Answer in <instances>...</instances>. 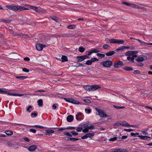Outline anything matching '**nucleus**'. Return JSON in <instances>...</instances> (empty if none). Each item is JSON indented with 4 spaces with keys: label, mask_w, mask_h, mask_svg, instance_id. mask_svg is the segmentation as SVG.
Wrapping results in <instances>:
<instances>
[{
    "label": "nucleus",
    "mask_w": 152,
    "mask_h": 152,
    "mask_svg": "<svg viewBox=\"0 0 152 152\" xmlns=\"http://www.w3.org/2000/svg\"><path fill=\"white\" fill-rule=\"evenodd\" d=\"M5 133L8 135H11L13 134V132L10 130H7L5 132Z\"/></svg>",
    "instance_id": "b1692460"
},
{
    "label": "nucleus",
    "mask_w": 152,
    "mask_h": 152,
    "mask_svg": "<svg viewBox=\"0 0 152 152\" xmlns=\"http://www.w3.org/2000/svg\"><path fill=\"white\" fill-rule=\"evenodd\" d=\"M33 110L32 109V106L31 105L29 106L28 107H27V111L29 113L31 112Z\"/></svg>",
    "instance_id": "2f4dec72"
},
{
    "label": "nucleus",
    "mask_w": 152,
    "mask_h": 152,
    "mask_svg": "<svg viewBox=\"0 0 152 152\" xmlns=\"http://www.w3.org/2000/svg\"><path fill=\"white\" fill-rule=\"evenodd\" d=\"M64 99L67 102H69L72 103L73 99L65 98H64Z\"/></svg>",
    "instance_id": "c756f323"
},
{
    "label": "nucleus",
    "mask_w": 152,
    "mask_h": 152,
    "mask_svg": "<svg viewBox=\"0 0 152 152\" xmlns=\"http://www.w3.org/2000/svg\"><path fill=\"white\" fill-rule=\"evenodd\" d=\"M75 26L74 25H70L68 26L67 28L69 29H74L75 28Z\"/></svg>",
    "instance_id": "a18cd8bd"
},
{
    "label": "nucleus",
    "mask_w": 152,
    "mask_h": 152,
    "mask_svg": "<svg viewBox=\"0 0 152 152\" xmlns=\"http://www.w3.org/2000/svg\"><path fill=\"white\" fill-rule=\"evenodd\" d=\"M92 63L90 60H87L85 64L88 65H91L92 64Z\"/></svg>",
    "instance_id": "c03bdc74"
},
{
    "label": "nucleus",
    "mask_w": 152,
    "mask_h": 152,
    "mask_svg": "<svg viewBox=\"0 0 152 152\" xmlns=\"http://www.w3.org/2000/svg\"><path fill=\"white\" fill-rule=\"evenodd\" d=\"M114 126H121V123H116L114 124Z\"/></svg>",
    "instance_id": "0e129e2a"
},
{
    "label": "nucleus",
    "mask_w": 152,
    "mask_h": 152,
    "mask_svg": "<svg viewBox=\"0 0 152 152\" xmlns=\"http://www.w3.org/2000/svg\"><path fill=\"white\" fill-rule=\"evenodd\" d=\"M7 93V91L5 88H0V93L5 94Z\"/></svg>",
    "instance_id": "c85d7f7f"
},
{
    "label": "nucleus",
    "mask_w": 152,
    "mask_h": 152,
    "mask_svg": "<svg viewBox=\"0 0 152 152\" xmlns=\"http://www.w3.org/2000/svg\"><path fill=\"white\" fill-rule=\"evenodd\" d=\"M37 115V113H31V117L32 118H34L36 117Z\"/></svg>",
    "instance_id": "ea45409f"
},
{
    "label": "nucleus",
    "mask_w": 152,
    "mask_h": 152,
    "mask_svg": "<svg viewBox=\"0 0 152 152\" xmlns=\"http://www.w3.org/2000/svg\"><path fill=\"white\" fill-rule=\"evenodd\" d=\"M122 3L123 4H125L126 5L132 7H136L137 5H134V4H130L127 2H122Z\"/></svg>",
    "instance_id": "f3484780"
},
{
    "label": "nucleus",
    "mask_w": 152,
    "mask_h": 152,
    "mask_svg": "<svg viewBox=\"0 0 152 152\" xmlns=\"http://www.w3.org/2000/svg\"><path fill=\"white\" fill-rule=\"evenodd\" d=\"M83 86L86 90L89 91H93L100 88V87L98 85H85Z\"/></svg>",
    "instance_id": "f03ea898"
},
{
    "label": "nucleus",
    "mask_w": 152,
    "mask_h": 152,
    "mask_svg": "<svg viewBox=\"0 0 152 152\" xmlns=\"http://www.w3.org/2000/svg\"><path fill=\"white\" fill-rule=\"evenodd\" d=\"M72 103L76 104H80V102L73 99Z\"/></svg>",
    "instance_id": "c9c22d12"
},
{
    "label": "nucleus",
    "mask_w": 152,
    "mask_h": 152,
    "mask_svg": "<svg viewBox=\"0 0 152 152\" xmlns=\"http://www.w3.org/2000/svg\"><path fill=\"white\" fill-rule=\"evenodd\" d=\"M84 66L83 64H80V63H79V64H77L76 65L74 66H75V67H77L80 66Z\"/></svg>",
    "instance_id": "e2e57ef3"
},
{
    "label": "nucleus",
    "mask_w": 152,
    "mask_h": 152,
    "mask_svg": "<svg viewBox=\"0 0 152 152\" xmlns=\"http://www.w3.org/2000/svg\"><path fill=\"white\" fill-rule=\"evenodd\" d=\"M110 42L112 43H117L121 44L124 42L123 40H118L115 39H111L109 40Z\"/></svg>",
    "instance_id": "20e7f679"
},
{
    "label": "nucleus",
    "mask_w": 152,
    "mask_h": 152,
    "mask_svg": "<svg viewBox=\"0 0 152 152\" xmlns=\"http://www.w3.org/2000/svg\"><path fill=\"white\" fill-rule=\"evenodd\" d=\"M62 62H65L68 61L66 57L65 56H63L61 58Z\"/></svg>",
    "instance_id": "cd10ccee"
},
{
    "label": "nucleus",
    "mask_w": 152,
    "mask_h": 152,
    "mask_svg": "<svg viewBox=\"0 0 152 152\" xmlns=\"http://www.w3.org/2000/svg\"><path fill=\"white\" fill-rule=\"evenodd\" d=\"M6 94H7L8 95H10L11 96H15V94L13 93H11L10 92H8L7 91V93Z\"/></svg>",
    "instance_id": "79ce46f5"
},
{
    "label": "nucleus",
    "mask_w": 152,
    "mask_h": 152,
    "mask_svg": "<svg viewBox=\"0 0 152 152\" xmlns=\"http://www.w3.org/2000/svg\"><path fill=\"white\" fill-rule=\"evenodd\" d=\"M123 64V63L121 61H118L114 63V66L115 68H118L121 66Z\"/></svg>",
    "instance_id": "1a4fd4ad"
},
{
    "label": "nucleus",
    "mask_w": 152,
    "mask_h": 152,
    "mask_svg": "<svg viewBox=\"0 0 152 152\" xmlns=\"http://www.w3.org/2000/svg\"><path fill=\"white\" fill-rule=\"evenodd\" d=\"M30 132L33 133H35L36 132V130L34 129H30L29 130Z\"/></svg>",
    "instance_id": "338daca9"
},
{
    "label": "nucleus",
    "mask_w": 152,
    "mask_h": 152,
    "mask_svg": "<svg viewBox=\"0 0 152 152\" xmlns=\"http://www.w3.org/2000/svg\"><path fill=\"white\" fill-rule=\"evenodd\" d=\"M97 56L99 57L100 58H102L104 57L105 56L104 54L100 53H98L97 54Z\"/></svg>",
    "instance_id": "473e14b6"
},
{
    "label": "nucleus",
    "mask_w": 152,
    "mask_h": 152,
    "mask_svg": "<svg viewBox=\"0 0 152 152\" xmlns=\"http://www.w3.org/2000/svg\"><path fill=\"white\" fill-rule=\"evenodd\" d=\"M138 53L137 51H129L126 52L125 54L127 56H131L134 54H136Z\"/></svg>",
    "instance_id": "f8f14e48"
},
{
    "label": "nucleus",
    "mask_w": 152,
    "mask_h": 152,
    "mask_svg": "<svg viewBox=\"0 0 152 152\" xmlns=\"http://www.w3.org/2000/svg\"><path fill=\"white\" fill-rule=\"evenodd\" d=\"M83 129V128L82 127H78L76 128V130L77 132H80Z\"/></svg>",
    "instance_id": "6e6d98bb"
},
{
    "label": "nucleus",
    "mask_w": 152,
    "mask_h": 152,
    "mask_svg": "<svg viewBox=\"0 0 152 152\" xmlns=\"http://www.w3.org/2000/svg\"><path fill=\"white\" fill-rule=\"evenodd\" d=\"M139 134V133L136 132V133H134L133 132H132L131 133V135L132 136H135L136 135H138Z\"/></svg>",
    "instance_id": "680f3d73"
},
{
    "label": "nucleus",
    "mask_w": 152,
    "mask_h": 152,
    "mask_svg": "<svg viewBox=\"0 0 152 152\" xmlns=\"http://www.w3.org/2000/svg\"><path fill=\"white\" fill-rule=\"evenodd\" d=\"M92 63L96 61H98V60L96 58H94L90 59Z\"/></svg>",
    "instance_id": "09e8293b"
},
{
    "label": "nucleus",
    "mask_w": 152,
    "mask_h": 152,
    "mask_svg": "<svg viewBox=\"0 0 152 152\" xmlns=\"http://www.w3.org/2000/svg\"><path fill=\"white\" fill-rule=\"evenodd\" d=\"M7 145L8 146L11 147H12L13 145V144L11 142H8L7 143Z\"/></svg>",
    "instance_id": "13d9d810"
},
{
    "label": "nucleus",
    "mask_w": 152,
    "mask_h": 152,
    "mask_svg": "<svg viewBox=\"0 0 152 152\" xmlns=\"http://www.w3.org/2000/svg\"><path fill=\"white\" fill-rule=\"evenodd\" d=\"M37 102L39 107H41L43 105V101L42 99H41L38 100Z\"/></svg>",
    "instance_id": "bb28decb"
},
{
    "label": "nucleus",
    "mask_w": 152,
    "mask_h": 152,
    "mask_svg": "<svg viewBox=\"0 0 152 152\" xmlns=\"http://www.w3.org/2000/svg\"><path fill=\"white\" fill-rule=\"evenodd\" d=\"M6 7L8 9L15 11H21L28 10V9L24 7L18 6L13 4L7 5L6 6Z\"/></svg>",
    "instance_id": "f257e3e1"
},
{
    "label": "nucleus",
    "mask_w": 152,
    "mask_h": 152,
    "mask_svg": "<svg viewBox=\"0 0 152 152\" xmlns=\"http://www.w3.org/2000/svg\"><path fill=\"white\" fill-rule=\"evenodd\" d=\"M141 132L143 134H148V132L146 131V130H141Z\"/></svg>",
    "instance_id": "052dcab7"
},
{
    "label": "nucleus",
    "mask_w": 152,
    "mask_h": 152,
    "mask_svg": "<svg viewBox=\"0 0 152 152\" xmlns=\"http://www.w3.org/2000/svg\"><path fill=\"white\" fill-rule=\"evenodd\" d=\"M124 49L123 46H122L118 48L115 50V51L117 52H121L123 51Z\"/></svg>",
    "instance_id": "5701e85b"
},
{
    "label": "nucleus",
    "mask_w": 152,
    "mask_h": 152,
    "mask_svg": "<svg viewBox=\"0 0 152 152\" xmlns=\"http://www.w3.org/2000/svg\"><path fill=\"white\" fill-rule=\"evenodd\" d=\"M27 77L26 76H17L16 77V78L18 79H19L20 80H22L24 79L27 78Z\"/></svg>",
    "instance_id": "a878e982"
},
{
    "label": "nucleus",
    "mask_w": 152,
    "mask_h": 152,
    "mask_svg": "<svg viewBox=\"0 0 152 152\" xmlns=\"http://www.w3.org/2000/svg\"><path fill=\"white\" fill-rule=\"evenodd\" d=\"M88 130L89 129H88V127L87 126L84 129H83V132L86 133L88 132Z\"/></svg>",
    "instance_id": "8fccbe9b"
},
{
    "label": "nucleus",
    "mask_w": 152,
    "mask_h": 152,
    "mask_svg": "<svg viewBox=\"0 0 152 152\" xmlns=\"http://www.w3.org/2000/svg\"><path fill=\"white\" fill-rule=\"evenodd\" d=\"M83 100L85 102H86V103H89L91 102L90 100L88 99H83Z\"/></svg>",
    "instance_id": "774afa93"
},
{
    "label": "nucleus",
    "mask_w": 152,
    "mask_h": 152,
    "mask_svg": "<svg viewBox=\"0 0 152 152\" xmlns=\"http://www.w3.org/2000/svg\"><path fill=\"white\" fill-rule=\"evenodd\" d=\"M70 138L68 137H63V138L64 140H66L67 141H70Z\"/></svg>",
    "instance_id": "69168bd1"
},
{
    "label": "nucleus",
    "mask_w": 152,
    "mask_h": 152,
    "mask_svg": "<svg viewBox=\"0 0 152 152\" xmlns=\"http://www.w3.org/2000/svg\"><path fill=\"white\" fill-rule=\"evenodd\" d=\"M124 69L127 71H130L132 70V68L129 66L125 67L124 68Z\"/></svg>",
    "instance_id": "f704fd0d"
},
{
    "label": "nucleus",
    "mask_w": 152,
    "mask_h": 152,
    "mask_svg": "<svg viewBox=\"0 0 152 152\" xmlns=\"http://www.w3.org/2000/svg\"><path fill=\"white\" fill-rule=\"evenodd\" d=\"M127 59L128 60L131 61L132 62H134V58H133L132 57L129 56L127 57Z\"/></svg>",
    "instance_id": "a19ab883"
},
{
    "label": "nucleus",
    "mask_w": 152,
    "mask_h": 152,
    "mask_svg": "<svg viewBox=\"0 0 152 152\" xmlns=\"http://www.w3.org/2000/svg\"><path fill=\"white\" fill-rule=\"evenodd\" d=\"M78 140V139L77 138H70V141H75Z\"/></svg>",
    "instance_id": "864d4df0"
},
{
    "label": "nucleus",
    "mask_w": 152,
    "mask_h": 152,
    "mask_svg": "<svg viewBox=\"0 0 152 152\" xmlns=\"http://www.w3.org/2000/svg\"><path fill=\"white\" fill-rule=\"evenodd\" d=\"M138 137H139L141 139L145 140H150L151 138L150 137L146 136L138 135Z\"/></svg>",
    "instance_id": "ddd939ff"
},
{
    "label": "nucleus",
    "mask_w": 152,
    "mask_h": 152,
    "mask_svg": "<svg viewBox=\"0 0 152 152\" xmlns=\"http://www.w3.org/2000/svg\"><path fill=\"white\" fill-rule=\"evenodd\" d=\"M96 110L98 112V115L100 117H106L107 116V115L105 114L102 110L98 109H96Z\"/></svg>",
    "instance_id": "0eeeda50"
},
{
    "label": "nucleus",
    "mask_w": 152,
    "mask_h": 152,
    "mask_svg": "<svg viewBox=\"0 0 152 152\" xmlns=\"http://www.w3.org/2000/svg\"><path fill=\"white\" fill-rule=\"evenodd\" d=\"M64 134L69 137H72V135L69 132H65Z\"/></svg>",
    "instance_id": "3c124183"
},
{
    "label": "nucleus",
    "mask_w": 152,
    "mask_h": 152,
    "mask_svg": "<svg viewBox=\"0 0 152 152\" xmlns=\"http://www.w3.org/2000/svg\"><path fill=\"white\" fill-rule=\"evenodd\" d=\"M110 47V46L107 44H105L103 46V48L104 49H107Z\"/></svg>",
    "instance_id": "72a5a7b5"
},
{
    "label": "nucleus",
    "mask_w": 152,
    "mask_h": 152,
    "mask_svg": "<svg viewBox=\"0 0 152 152\" xmlns=\"http://www.w3.org/2000/svg\"><path fill=\"white\" fill-rule=\"evenodd\" d=\"M37 149V146L36 145H33L29 147L28 149L30 151H33Z\"/></svg>",
    "instance_id": "4468645a"
},
{
    "label": "nucleus",
    "mask_w": 152,
    "mask_h": 152,
    "mask_svg": "<svg viewBox=\"0 0 152 152\" xmlns=\"http://www.w3.org/2000/svg\"><path fill=\"white\" fill-rule=\"evenodd\" d=\"M134 39L137 40L138 42H140L141 44H143V45L146 44V42H145L144 41H142L139 39Z\"/></svg>",
    "instance_id": "e433bc0d"
},
{
    "label": "nucleus",
    "mask_w": 152,
    "mask_h": 152,
    "mask_svg": "<svg viewBox=\"0 0 152 152\" xmlns=\"http://www.w3.org/2000/svg\"><path fill=\"white\" fill-rule=\"evenodd\" d=\"M112 152H128L125 149H116Z\"/></svg>",
    "instance_id": "a211bd4d"
},
{
    "label": "nucleus",
    "mask_w": 152,
    "mask_h": 152,
    "mask_svg": "<svg viewBox=\"0 0 152 152\" xmlns=\"http://www.w3.org/2000/svg\"><path fill=\"white\" fill-rule=\"evenodd\" d=\"M45 47H46V46L45 45L40 44H37L36 45V48L39 51L41 50L43 48Z\"/></svg>",
    "instance_id": "9b49d317"
},
{
    "label": "nucleus",
    "mask_w": 152,
    "mask_h": 152,
    "mask_svg": "<svg viewBox=\"0 0 152 152\" xmlns=\"http://www.w3.org/2000/svg\"><path fill=\"white\" fill-rule=\"evenodd\" d=\"M114 53V51H111L106 53L105 54L107 56H110L113 55Z\"/></svg>",
    "instance_id": "6ab92c4d"
},
{
    "label": "nucleus",
    "mask_w": 152,
    "mask_h": 152,
    "mask_svg": "<svg viewBox=\"0 0 152 152\" xmlns=\"http://www.w3.org/2000/svg\"><path fill=\"white\" fill-rule=\"evenodd\" d=\"M85 49L82 47H80L79 48V51L81 53H83Z\"/></svg>",
    "instance_id": "4c0bfd02"
},
{
    "label": "nucleus",
    "mask_w": 152,
    "mask_h": 152,
    "mask_svg": "<svg viewBox=\"0 0 152 152\" xmlns=\"http://www.w3.org/2000/svg\"><path fill=\"white\" fill-rule=\"evenodd\" d=\"M83 116L81 112L78 113L76 115V119L77 120H83Z\"/></svg>",
    "instance_id": "9d476101"
},
{
    "label": "nucleus",
    "mask_w": 152,
    "mask_h": 152,
    "mask_svg": "<svg viewBox=\"0 0 152 152\" xmlns=\"http://www.w3.org/2000/svg\"><path fill=\"white\" fill-rule=\"evenodd\" d=\"M85 111L86 113L89 114L91 113V110L90 109H87L86 108L85 109Z\"/></svg>",
    "instance_id": "603ef678"
},
{
    "label": "nucleus",
    "mask_w": 152,
    "mask_h": 152,
    "mask_svg": "<svg viewBox=\"0 0 152 152\" xmlns=\"http://www.w3.org/2000/svg\"><path fill=\"white\" fill-rule=\"evenodd\" d=\"M70 133H71L73 136H77L78 134V133L77 132L74 131L70 132Z\"/></svg>",
    "instance_id": "58836bf2"
},
{
    "label": "nucleus",
    "mask_w": 152,
    "mask_h": 152,
    "mask_svg": "<svg viewBox=\"0 0 152 152\" xmlns=\"http://www.w3.org/2000/svg\"><path fill=\"white\" fill-rule=\"evenodd\" d=\"M46 134V135H50L51 134L53 133L54 131L53 130L51 129H48L45 130Z\"/></svg>",
    "instance_id": "dca6fc26"
},
{
    "label": "nucleus",
    "mask_w": 152,
    "mask_h": 152,
    "mask_svg": "<svg viewBox=\"0 0 152 152\" xmlns=\"http://www.w3.org/2000/svg\"><path fill=\"white\" fill-rule=\"evenodd\" d=\"M92 51L93 53H97L99 52L100 50L98 49H92Z\"/></svg>",
    "instance_id": "37998d69"
},
{
    "label": "nucleus",
    "mask_w": 152,
    "mask_h": 152,
    "mask_svg": "<svg viewBox=\"0 0 152 152\" xmlns=\"http://www.w3.org/2000/svg\"><path fill=\"white\" fill-rule=\"evenodd\" d=\"M117 139V137H114L113 138H111L109 140L110 141H114L116 140Z\"/></svg>",
    "instance_id": "5fc2aeb1"
},
{
    "label": "nucleus",
    "mask_w": 152,
    "mask_h": 152,
    "mask_svg": "<svg viewBox=\"0 0 152 152\" xmlns=\"http://www.w3.org/2000/svg\"><path fill=\"white\" fill-rule=\"evenodd\" d=\"M57 128L58 129V130L59 131H62L63 130H65L66 129V128L64 127L58 128Z\"/></svg>",
    "instance_id": "4d7b16f0"
},
{
    "label": "nucleus",
    "mask_w": 152,
    "mask_h": 152,
    "mask_svg": "<svg viewBox=\"0 0 152 152\" xmlns=\"http://www.w3.org/2000/svg\"><path fill=\"white\" fill-rule=\"evenodd\" d=\"M147 58V56L145 55H140L138 56L136 60L138 62H142Z\"/></svg>",
    "instance_id": "39448f33"
},
{
    "label": "nucleus",
    "mask_w": 152,
    "mask_h": 152,
    "mask_svg": "<svg viewBox=\"0 0 152 152\" xmlns=\"http://www.w3.org/2000/svg\"><path fill=\"white\" fill-rule=\"evenodd\" d=\"M29 126L30 127H37V128H40V129L45 128L43 126L38 125H34V126Z\"/></svg>",
    "instance_id": "393cba45"
},
{
    "label": "nucleus",
    "mask_w": 152,
    "mask_h": 152,
    "mask_svg": "<svg viewBox=\"0 0 152 152\" xmlns=\"http://www.w3.org/2000/svg\"><path fill=\"white\" fill-rule=\"evenodd\" d=\"M86 134L88 138H90L92 137L94 135V133L93 132L89 133Z\"/></svg>",
    "instance_id": "7c9ffc66"
},
{
    "label": "nucleus",
    "mask_w": 152,
    "mask_h": 152,
    "mask_svg": "<svg viewBox=\"0 0 152 152\" xmlns=\"http://www.w3.org/2000/svg\"><path fill=\"white\" fill-rule=\"evenodd\" d=\"M88 55H84L77 57V61L78 62H81L83 60L88 58Z\"/></svg>",
    "instance_id": "6e6552de"
},
{
    "label": "nucleus",
    "mask_w": 152,
    "mask_h": 152,
    "mask_svg": "<svg viewBox=\"0 0 152 152\" xmlns=\"http://www.w3.org/2000/svg\"><path fill=\"white\" fill-rule=\"evenodd\" d=\"M74 119V117L72 115H69L66 118V120L68 122H72Z\"/></svg>",
    "instance_id": "2eb2a0df"
},
{
    "label": "nucleus",
    "mask_w": 152,
    "mask_h": 152,
    "mask_svg": "<svg viewBox=\"0 0 152 152\" xmlns=\"http://www.w3.org/2000/svg\"><path fill=\"white\" fill-rule=\"evenodd\" d=\"M101 64L104 67H109L113 64V62L110 61H105L101 62Z\"/></svg>",
    "instance_id": "7ed1b4c3"
},
{
    "label": "nucleus",
    "mask_w": 152,
    "mask_h": 152,
    "mask_svg": "<svg viewBox=\"0 0 152 152\" xmlns=\"http://www.w3.org/2000/svg\"><path fill=\"white\" fill-rule=\"evenodd\" d=\"M50 18L56 22H58V18L56 16L52 15L50 17Z\"/></svg>",
    "instance_id": "412c9836"
},
{
    "label": "nucleus",
    "mask_w": 152,
    "mask_h": 152,
    "mask_svg": "<svg viewBox=\"0 0 152 152\" xmlns=\"http://www.w3.org/2000/svg\"><path fill=\"white\" fill-rule=\"evenodd\" d=\"M92 50L91 49L90 50H89L88 51V54L86 55H88V56L91 55V54L93 53V52L92 51Z\"/></svg>",
    "instance_id": "49530a36"
},
{
    "label": "nucleus",
    "mask_w": 152,
    "mask_h": 152,
    "mask_svg": "<svg viewBox=\"0 0 152 152\" xmlns=\"http://www.w3.org/2000/svg\"><path fill=\"white\" fill-rule=\"evenodd\" d=\"M22 70L24 72L27 73L29 72V70L26 68H23Z\"/></svg>",
    "instance_id": "de8ad7c7"
},
{
    "label": "nucleus",
    "mask_w": 152,
    "mask_h": 152,
    "mask_svg": "<svg viewBox=\"0 0 152 152\" xmlns=\"http://www.w3.org/2000/svg\"><path fill=\"white\" fill-rule=\"evenodd\" d=\"M30 8L37 12H41L42 11V9L40 7L34 6H29Z\"/></svg>",
    "instance_id": "423d86ee"
},
{
    "label": "nucleus",
    "mask_w": 152,
    "mask_h": 152,
    "mask_svg": "<svg viewBox=\"0 0 152 152\" xmlns=\"http://www.w3.org/2000/svg\"><path fill=\"white\" fill-rule=\"evenodd\" d=\"M12 20L10 19H2L0 20L1 22H3L6 23H9Z\"/></svg>",
    "instance_id": "4be33fe9"
},
{
    "label": "nucleus",
    "mask_w": 152,
    "mask_h": 152,
    "mask_svg": "<svg viewBox=\"0 0 152 152\" xmlns=\"http://www.w3.org/2000/svg\"><path fill=\"white\" fill-rule=\"evenodd\" d=\"M129 124L126 121H124L121 123V125L123 126L128 127Z\"/></svg>",
    "instance_id": "aec40b11"
},
{
    "label": "nucleus",
    "mask_w": 152,
    "mask_h": 152,
    "mask_svg": "<svg viewBox=\"0 0 152 152\" xmlns=\"http://www.w3.org/2000/svg\"><path fill=\"white\" fill-rule=\"evenodd\" d=\"M88 128V129H95V127L94 126L91 125L90 126H87Z\"/></svg>",
    "instance_id": "bf43d9fd"
}]
</instances>
